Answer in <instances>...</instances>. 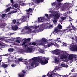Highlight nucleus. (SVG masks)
<instances>
[{
	"instance_id": "obj_1",
	"label": "nucleus",
	"mask_w": 77,
	"mask_h": 77,
	"mask_svg": "<svg viewBox=\"0 0 77 77\" xmlns=\"http://www.w3.org/2000/svg\"><path fill=\"white\" fill-rule=\"evenodd\" d=\"M22 19H20L19 20H18V22H17V24H21V22L20 23L19 22V21H21V22H23V23L24 22H25V21H26L27 20V19L29 20V16H23L22 17Z\"/></svg>"
},
{
	"instance_id": "obj_2",
	"label": "nucleus",
	"mask_w": 77,
	"mask_h": 77,
	"mask_svg": "<svg viewBox=\"0 0 77 77\" xmlns=\"http://www.w3.org/2000/svg\"><path fill=\"white\" fill-rule=\"evenodd\" d=\"M31 65L32 67H36L39 65V63L37 62L36 61H33L32 62L31 64Z\"/></svg>"
},
{
	"instance_id": "obj_3",
	"label": "nucleus",
	"mask_w": 77,
	"mask_h": 77,
	"mask_svg": "<svg viewBox=\"0 0 77 77\" xmlns=\"http://www.w3.org/2000/svg\"><path fill=\"white\" fill-rule=\"evenodd\" d=\"M44 59H45L44 61L42 60H40V63L41 65H45V64L48 63V60L45 59V57L44 58Z\"/></svg>"
},
{
	"instance_id": "obj_4",
	"label": "nucleus",
	"mask_w": 77,
	"mask_h": 77,
	"mask_svg": "<svg viewBox=\"0 0 77 77\" xmlns=\"http://www.w3.org/2000/svg\"><path fill=\"white\" fill-rule=\"evenodd\" d=\"M53 16L55 19H59V17L60 16V14L59 13L54 14Z\"/></svg>"
},
{
	"instance_id": "obj_5",
	"label": "nucleus",
	"mask_w": 77,
	"mask_h": 77,
	"mask_svg": "<svg viewBox=\"0 0 77 77\" xmlns=\"http://www.w3.org/2000/svg\"><path fill=\"white\" fill-rule=\"evenodd\" d=\"M56 44V43L55 42H53L52 43L51 42H50L48 44L47 46H48V47H51L52 45H55V44Z\"/></svg>"
},
{
	"instance_id": "obj_6",
	"label": "nucleus",
	"mask_w": 77,
	"mask_h": 77,
	"mask_svg": "<svg viewBox=\"0 0 77 77\" xmlns=\"http://www.w3.org/2000/svg\"><path fill=\"white\" fill-rule=\"evenodd\" d=\"M57 33V34H59L60 32V30H59V29H57V28L56 27L54 29V32H53V33L54 32Z\"/></svg>"
},
{
	"instance_id": "obj_7",
	"label": "nucleus",
	"mask_w": 77,
	"mask_h": 77,
	"mask_svg": "<svg viewBox=\"0 0 77 77\" xmlns=\"http://www.w3.org/2000/svg\"><path fill=\"white\" fill-rule=\"evenodd\" d=\"M22 72L23 73H22L19 74H18L19 77H24V74H25V72H25V70H23Z\"/></svg>"
},
{
	"instance_id": "obj_8",
	"label": "nucleus",
	"mask_w": 77,
	"mask_h": 77,
	"mask_svg": "<svg viewBox=\"0 0 77 77\" xmlns=\"http://www.w3.org/2000/svg\"><path fill=\"white\" fill-rule=\"evenodd\" d=\"M32 10H33V9L30 8H29L28 10H26V11L27 12V15H31V14H30V12L32 11Z\"/></svg>"
},
{
	"instance_id": "obj_9",
	"label": "nucleus",
	"mask_w": 77,
	"mask_h": 77,
	"mask_svg": "<svg viewBox=\"0 0 77 77\" xmlns=\"http://www.w3.org/2000/svg\"><path fill=\"white\" fill-rule=\"evenodd\" d=\"M60 58L62 59H67V57L66 55H64V54H61L60 56Z\"/></svg>"
},
{
	"instance_id": "obj_10",
	"label": "nucleus",
	"mask_w": 77,
	"mask_h": 77,
	"mask_svg": "<svg viewBox=\"0 0 77 77\" xmlns=\"http://www.w3.org/2000/svg\"><path fill=\"white\" fill-rule=\"evenodd\" d=\"M44 20V19L42 17H40L38 18V21L39 22H43Z\"/></svg>"
},
{
	"instance_id": "obj_11",
	"label": "nucleus",
	"mask_w": 77,
	"mask_h": 77,
	"mask_svg": "<svg viewBox=\"0 0 77 77\" xmlns=\"http://www.w3.org/2000/svg\"><path fill=\"white\" fill-rule=\"evenodd\" d=\"M12 28V29L14 30H17L18 28V26L17 25H15L14 27H13Z\"/></svg>"
},
{
	"instance_id": "obj_12",
	"label": "nucleus",
	"mask_w": 77,
	"mask_h": 77,
	"mask_svg": "<svg viewBox=\"0 0 77 77\" xmlns=\"http://www.w3.org/2000/svg\"><path fill=\"white\" fill-rule=\"evenodd\" d=\"M1 67L4 68H6L8 67V65L4 63L1 66Z\"/></svg>"
},
{
	"instance_id": "obj_13",
	"label": "nucleus",
	"mask_w": 77,
	"mask_h": 77,
	"mask_svg": "<svg viewBox=\"0 0 77 77\" xmlns=\"http://www.w3.org/2000/svg\"><path fill=\"white\" fill-rule=\"evenodd\" d=\"M27 50L29 53H31L33 51V48H32L28 47L27 48Z\"/></svg>"
},
{
	"instance_id": "obj_14",
	"label": "nucleus",
	"mask_w": 77,
	"mask_h": 77,
	"mask_svg": "<svg viewBox=\"0 0 77 77\" xmlns=\"http://www.w3.org/2000/svg\"><path fill=\"white\" fill-rule=\"evenodd\" d=\"M32 60L35 61V60H39L40 58L39 57H34L32 59Z\"/></svg>"
},
{
	"instance_id": "obj_15",
	"label": "nucleus",
	"mask_w": 77,
	"mask_h": 77,
	"mask_svg": "<svg viewBox=\"0 0 77 77\" xmlns=\"http://www.w3.org/2000/svg\"><path fill=\"white\" fill-rule=\"evenodd\" d=\"M39 45H42V46L44 47L45 48H47V45L44 44V43H40Z\"/></svg>"
},
{
	"instance_id": "obj_16",
	"label": "nucleus",
	"mask_w": 77,
	"mask_h": 77,
	"mask_svg": "<svg viewBox=\"0 0 77 77\" xmlns=\"http://www.w3.org/2000/svg\"><path fill=\"white\" fill-rule=\"evenodd\" d=\"M73 54H70L68 57L69 59H70V60H71L73 59Z\"/></svg>"
},
{
	"instance_id": "obj_17",
	"label": "nucleus",
	"mask_w": 77,
	"mask_h": 77,
	"mask_svg": "<svg viewBox=\"0 0 77 77\" xmlns=\"http://www.w3.org/2000/svg\"><path fill=\"white\" fill-rule=\"evenodd\" d=\"M57 28L59 30H61V29H62V26L61 25L59 24L58 25Z\"/></svg>"
},
{
	"instance_id": "obj_18",
	"label": "nucleus",
	"mask_w": 77,
	"mask_h": 77,
	"mask_svg": "<svg viewBox=\"0 0 77 77\" xmlns=\"http://www.w3.org/2000/svg\"><path fill=\"white\" fill-rule=\"evenodd\" d=\"M54 75H57L58 76H62V77H66V76H67V75H59L57 73H54Z\"/></svg>"
},
{
	"instance_id": "obj_19",
	"label": "nucleus",
	"mask_w": 77,
	"mask_h": 77,
	"mask_svg": "<svg viewBox=\"0 0 77 77\" xmlns=\"http://www.w3.org/2000/svg\"><path fill=\"white\" fill-rule=\"evenodd\" d=\"M66 33V32H65V30H62V31H60V32L58 34H60V35H62L64 33Z\"/></svg>"
},
{
	"instance_id": "obj_20",
	"label": "nucleus",
	"mask_w": 77,
	"mask_h": 77,
	"mask_svg": "<svg viewBox=\"0 0 77 77\" xmlns=\"http://www.w3.org/2000/svg\"><path fill=\"white\" fill-rule=\"evenodd\" d=\"M36 3H39L40 2H43L44 0H36Z\"/></svg>"
},
{
	"instance_id": "obj_21",
	"label": "nucleus",
	"mask_w": 77,
	"mask_h": 77,
	"mask_svg": "<svg viewBox=\"0 0 77 77\" xmlns=\"http://www.w3.org/2000/svg\"><path fill=\"white\" fill-rule=\"evenodd\" d=\"M61 5H62V4L60 3H58L56 4L57 7H59V6H60Z\"/></svg>"
},
{
	"instance_id": "obj_22",
	"label": "nucleus",
	"mask_w": 77,
	"mask_h": 77,
	"mask_svg": "<svg viewBox=\"0 0 77 77\" xmlns=\"http://www.w3.org/2000/svg\"><path fill=\"white\" fill-rule=\"evenodd\" d=\"M30 40H31V38H28L25 39V41L26 42H30Z\"/></svg>"
},
{
	"instance_id": "obj_23",
	"label": "nucleus",
	"mask_w": 77,
	"mask_h": 77,
	"mask_svg": "<svg viewBox=\"0 0 77 77\" xmlns=\"http://www.w3.org/2000/svg\"><path fill=\"white\" fill-rule=\"evenodd\" d=\"M13 6L15 8H17L18 6V4L17 3L13 5Z\"/></svg>"
},
{
	"instance_id": "obj_24",
	"label": "nucleus",
	"mask_w": 77,
	"mask_h": 77,
	"mask_svg": "<svg viewBox=\"0 0 77 77\" xmlns=\"http://www.w3.org/2000/svg\"><path fill=\"white\" fill-rule=\"evenodd\" d=\"M51 73H50L49 74V73H48L47 74V76H48V77H53V75H51Z\"/></svg>"
},
{
	"instance_id": "obj_25",
	"label": "nucleus",
	"mask_w": 77,
	"mask_h": 77,
	"mask_svg": "<svg viewBox=\"0 0 77 77\" xmlns=\"http://www.w3.org/2000/svg\"><path fill=\"white\" fill-rule=\"evenodd\" d=\"M8 51L9 52H13L14 51V49L10 48L8 49Z\"/></svg>"
},
{
	"instance_id": "obj_26",
	"label": "nucleus",
	"mask_w": 77,
	"mask_h": 77,
	"mask_svg": "<svg viewBox=\"0 0 77 77\" xmlns=\"http://www.w3.org/2000/svg\"><path fill=\"white\" fill-rule=\"evenodd\" d=\"M25 28L26 29H28V30H30V31H31V29H30V28H29V27L27 26H25Z\"/></svg>"
},
{
	"instance_id": "obj_27",
	"label": "nucleus",
	"mask_w": 77,
	"mask_h": 77,
	"mask_svg": "<svg viewBox=\"0 0 77 77\" xmlns=\"http://www.w3.org/2000/svg\"><path fill=\"white\" fill-rule=\"evenodd\" d=\"M41 41L42 42H47L46 39H45V38L42 39Z\"/></svg>"
},
{
	"instance_id": "obj_28",
	"label": "nucleus",
	"mask_w": 77,
	"mask_h": 77,
	"mask_svg": "<svg viewBox=\"0 0 77 77\" xmlns=\"http://www.w3.org/2000/svg\"><path fill=\"white\" fill-rule=\"evenodd\" d=\"M13 23L14 24H15L16 23V20L15 19H14L12 20Z\"/></svg>"
},
{
	"instance_id": "obj_29",
	"label": "nucleus",
	"mask_w": 77,
	"mask_h": 77,
	"mask_svg": "<svg viewBox=\"0 0 77 77\" xmlns=\"http://www.w3.org/2000/svg\"><path fill=\"white\" fill-rule=\"evenodd\" d=\"M0 40H4V41H7V38H0Z\"/></svg>"
},
{
	"instance_id": "obj_30",
	"label": "nucleus",
	"mask_w": 77,
	"mask_h": 77,
	"mask_svg": "<svg viewBox=\"0 0 77 77\" xmlns=\"http://www.w3.org/2000/svg\"><path fill=\"white\" fill-rule=\"evenodd\" d=\"M51 75H54V71H53L51 72V73H50Z\"/></svg>"
},
{
	"instance_id": "obj_31",
	"label": "nucleus",
	"mask_w": 77,
	"mask_h": 77,
	"mask_svg": "<svg viewBox=\"0 0 77 77\" xmlns=\"http://www.w3.org/2000/svg\"><path fill=\"white\" fill-rule=\"evenodd\" d=\"M64 5L66 7V6L68 7V6H69V4L68 3H65L64 4Z\"/></svg>"
},
{
	"instance_id": "obj_32",
	"label": "nucleus",
	"mask_w": 77,
	"mask_h": 77,
	"mask_svg": "<svg viewBox=\"0 0 77 77\" xmlns=\"http://www.w3.org/2000/svg\"><path fill=\"white\" fill-rule=\"evenodd\" d=\"M72 29L73 30H74V31H75V30H76V29L75 27H74V26H72Z\"/></svg>"
},
{
	"instance_id": "obj_33",
	"label": "nucleus",
	"mask_w": 77,
	"mask_h": 77,
	"mask_svg": "<svg viewBox=\"0 0 77 77\" xmlns=\"http://www.w3.org/2000/svg\"><path fill=\"white\" fill-rule=\"evenodd\" d=\"M58 52V51L56 50H55L53 51V53H55V54H56Z\"/></svg>"
},
{
	"instance_id": "obj_34",
	"label": "nucleus",
	"mask_w": 77,
	"mask_h": 77,
	"mask_svg": "<svg viewBox=\"0 0 77 77\" xmlns=\"http://www.w3.org/2000/svg\"><path fill=\"white\" fill-rule=\"evenodd\" d=\"M6 16V14H2V18H3L5 17Z\"/></svg>"
},
{
	"instance_id": "obj_35",
	"label": "nucleus",
	"mask_w": 77,
	"mask_h": 77,
	"mask_svg": "<svg viewBox=\"0 0 77 77\" xmlns=\"http://www.w3.org/2000/svg\"><path fill=\"white\" fill-rule=\"evenodd\" d=\"M16 42H17V43L20 44V40L17 39L16 40Z\"/></svg>"
},
{
	"instance_id": "obj_36",
	"label": "nucleus",
	"mask_w": 77,
	"mask_h": 77,
	"mask_svg": "<svg viewBox=\"0 0 77 77\" xmlns=\"http://www.w3.org/2000/svg\"><path fill=\"white\" fill-rule=\"evenodd\" d=\"M29 6H32V5H34V3L33 2H31L29 3Z\"/></svg>"
},
{
	"instance_id": "obj_37",
	"label": "nucleus",
	"mask_w": 77,
	"mask_h": 77,
	"mask_svg": "<svg viewBox=\"0 0 77 77\" xmlns=\"http://www.w3.org/2000/svg\"><path fill=\"white\" fill-rule=\"evenodd\" d=\"M53 27V26L52 25H49L48 26V28H49V29H51V28Z\"/></svg>"
},
{
	"instance_id": "obj_38",
	"label": "nucleus",
	"mask_w": 77,
	"mask_h": 77,
	"mask_svg": "<svg viewBox=\"0 0 77 77\" xmlns=\"http://www.w3.org/2000/svg\"><path fill=\"white\" fill-rule=\"evenodd\" d=\"M15 11H13L12 12V13H16V12H18V10H17V9H15Z\"/></svg>"
},
{
	"instance_id": "obj_39",
	"label": "nucleus",
	"mask_w": 77,
	"mask_h": 77,
	"mask_svg": "<svg viewBox=\"0 0 77 77\" xmlns=\"http://www.w3.org/2000/svg\"><path fill=\"white\" fill-rule=\"evenodd\" d=\"M36 45V44L35 42H33L32 43V45L35 46Z\"/></svg>"
},
{
	"instance_id": "obj_40",
	"label": "nucleus",
	"mask_w": 77,
	"mask_h": 77,
	"mask_svg": "<svg viewBox=\"0 0 77 77\" xmlns=\"http://www.w3.org/2000/svg\"><path fill=\"white\" fill-rule=\"evenodd\" d=\"M71 30H72V29H69V32H70L71 33H73V32H72V31H71Z\"/></svg>"
},
{
	"instance_id": "obj_41",
	"label": "nucleus",
	"mask_w": 77,
	"mask_h": 77,
	"mask_svg": "<svg viewBox=\"0 0 77 77\" xmlns=\"http://www.w3.org/2000/svg\"><path fill=\"white\" fill-rule=\"evenodd\" d=\"M18 61H22V60H23V59L21 58H19L18 59Z\"/></svg>"
},
{
	"instance_id": "obj_42",
	"label": "nucleus",
	"mask_w": 77,
	"mask_h": 77,
	"mask_svg": "<svg viewBox=\"0 0 77 77\" xmlns=\"http://www.w3.org/2000/svg\"><path fill=\"white\" fill-rule=\"evenodd\" d=\"M15 66H16V65H15L14 64H13L11 65V66L13 68L15 67Z\"/></svg>"
},
{
	"instance_id": "obj_43",
	"label": "nucleus",
	"mask_w": 77,
	"mask_h": 77,
	"mask_svg": "<svg viewBox=\"0 0 77 77\" xmlns=\"http://www.w3.org/2000/svg\"><path fill=\"white\" fill-rule=\"evenodd\" d=\"M73 50H75L77 51V46L75 48H73Z\"/></svg>"
},
{
	"instance_id": "obj_44",
	"label": "nucleus",
	"mask_w": 77,
	"mask_h": 77,
	"mask_svg": "<svg viewBox=\"0 0 77 77\" xmlns=\"http://www.w3.org/2000/svg\"><path fill=\"white\" fill-rule=\"evenodd\" d=\"M26 41L23 42V44H22V45H25L26 44Z\"/></svg>"
},
{
	"instance_id": "obj_45",
	"label": "nucleus",
	"mask_w": 77,
	"mask_h": 77,
	"mask_svg": "<svg viewBox=\"0 0 77 77\" xmlns=\"http://www.w3.org/2000/svg\"><path fill=\"white\" fill-rule=\"evenodd\" d=\"M73 58H74L75 59L77 57L76 55H73Z\"/></svg>"
},
{
	"instance_id": "obj_46",
	"label": "nucleus",
	"mask_w": 77,
	"mask_h": 77,
	"mask_svg": "<svg viewBox=\"0 0 77 77\" xmlns=\"http://www.w3.org/2000/svg\"><path fill=\"white\" fill-rule=\"evenodd\" d=\"M55 60L56 62H58L59 61V60H57V59H55Z\"/></svg>"
},
{
	"instance_id": "obj_47",
	"label": "nucleus",
	"mask_w": 77,
	"mask_h": 77,
	"mask_svg": "<svg viewBox=\"0 0 77 77\" xmlns=\"http://www.w3.org/2000/svg\"><path fill=\"white\" fill-rule=\"evenodd\" d=\"M61 66H63V67H65V64H61Z\"/></svg>"
},
{
	"instance_id": "obj_48",
	"label": "nucleus",
	"mask_w": 77,
	"mask_h": 77,
	"mask_svg": "<svg viewBox=\"0 0 77 77\" xmlns=\"http://www.w3.org/2000/svg\"><path fill=\"white\" fill-rule=\"evenodd\" d=\"M53 23H56L57 22V20H56V19H55L53 21Z\"/></svg>"
},
{
	"instance_id": "obj_49",
	"label": "nucleus",
	"mask_w": 77,
	"mask_h": 77,
	"mask_svg": "<svg viewBox=\"0 0 77 77\" xmlns=\"http://www.w3.org/2000/svg\"><path fill=\"white\" fill-rule=\"evenodd\" d=\"M66 18V17H63L61 18L62 20H65V19Z\"/></svg>"
},
{
	"instance_id": "obj_50",
	"label": "nucleus",
	"mask_w": 77,
	"mask_h": 77,
	"mask_svg": "<svg viewBox=\"0 0 77 77\" xmlns=\"http://www.w3.org/2000/svg\"><path fill=\"white\" fill-rule=\"evenodd\" d=\"M56 54V55H57L58 56V55H59V54H60V53L58 52L56 54Z\"/></svg>"
},
{
	"instance_id": "obj_51",
	"label": "nucleus",
	"mask_w": 77,
	"mask_h": 77,
	"mask_svg": "<svg viewBox=\"0 0 77 77\" xmlns=\"http://www.w3.org/2000/svg\"><path fill=\"white\" fill-rule=\"evenodd\" d=\"M11 3H12V4H13L14 3V1L13 0H11Z\"/></svg>"
},
{
	"instance_id": "obj_52",
	"label": "nucleus",
	"mask_w": 77,
	"mask_h": 77,
	"mask_svg": "<svg viewBox=\"0 0 77 77\" xmlns=\"http://www.w3.org/2000/svg\"><path fill=\"white\" fill-rule=\"evenodd\" d=\"M60 38H57V41H60Z\"/></svg>"
},
{
	"instance_id": "obj_53",
	"label": "nucleus",
	"mask_w": 77,
	"mask_h": 77,
	"mask_svg": "<svg viewBox=\"0 0 77 77\" xmlns=\"http://www.w3.org/2000/svg\"><path fill=\"white\" fill-rule=\"evenodd\" d=\"M28 46H29V45H26V44L25 45H24V47H28Z\"/></svg>"
},
{
	"instance_id": "obj_54",
	"label": "nucleus",
	"mask_w": 77,
	"mask_h": 77,
	"mask_svg": "<svg viewBox=\"0 0 77 77\" xmlns=\"http://www.w3.org/2000/svg\"><path fill=\"white\" fill-rule=\"evenodd\" d=\"M65 67H66V68H68V65L66 64V65H65Z\"/></svg>"
},
{
	"instance_id": "obj_55",
	"label": "nucleus",
	"mask_w": 77,
	"mask_h": 77,
	"mask_svg": "<svg viewBox=\"0 0 77 77\" xmlns=\"http://www.w3.org/2000/svg\"><path fill=\"white\" fill-rule=\"evenodd\" d=\"M10 11V10L8 9V8L6 10V12H9Z\"/></svg>"
},
{
	"instance_id": "obj_56",
	"label": "nucleus",
	"mask_w": 77,
	"mask_h": 77,
	"mask_svg": "<svg viewBox=\"0 0 77 77\" xmlns=\"http://www.w3.org/2000/svg\"><path fill=\"white\" fill-rule=\"evenodd\" d=\"M28 45H32V44L31 43H29Z\"/></svg>"
},
{
	"instance_id": "obj_57",
	"label": "nucleus",
	"mask_w": 77,
	"mask_h": 77,
	"mask_svg": "<svg viewBox=\"0 0 77 77\" xmlns=\"http://www.w3.org/2000/svg\"><path fill=\"white\" fill-rule=\"evenodd\" d=\"M58 2H62V0H57Z\"/></svg>"
},
{
	"instance_id": "obj_58",
	"label": "nucleus",
	"mask_w": 77,
	"mask_h": 77,
	"mask_svg": "<svg viewBox=\"0 0 77 77\" xmlns=\"http://www.w3.org/2000/svg\"><path fill=\"white\" fill-rule=\"evenodd\" d=\"M0 46H2V47H3V46H4V45H2V44L0 43Z\"/></svg>"
},
{
	"instance_id": "obj_59",
	"label": "nucleus",
	"mask_w": 77,
	"mask_h": 77,
	"mask_svg": "<svg viewBox=\"0 0 77 77\" xmlns=\"http://www.w3.org/2000/svg\"><path fill=\"white\" fill-rule=\"evenodd\" d=\"M45 16H46V17H48V14H46L45 15Z\"/></svg>"
},
{
	"instance_id": "obj_60",
	"label": "nucleus",
	"mask_w": 77,
	"mask_h": 77,
	"mask_svg": "<svg viewBox=\"0 0 77 77\" xmlns=\"http://www.w3.org/2000/svg\"><path fill=\"white\" fill-rule=\"evenodd\" d=\"M16 63H19V61H16Z\"/></svg>"
},
{
	"instance_id": "obj_61",
	"label": "nucleus",
	"mask_w": 77,
	"mask_h": 77,
	"mask_svg": "<svg viewBox=\"0 0 77 77\" xmlns=\"http://www.w3.org/2000/svg\"><path fill=\"white\" fill-rule=\"evenodd\" d=\"M75 41H77V37H75Z\"/></svg>"
},
{
	"instance_id": "obj_62",
	"label": "nucleus",
	"mask_w": 77,
	"mask_h": 77,
	"mask_svg": "<svg viewBox=\"0 0 77 77\" xmlns=\"http://www.w3.org/2000/svg\"><path fill=\"white\" fill-rule=\"evenodd\" d=\"M35 29H37V28H38V26H35Z\"/></svg>"
},
{
	"instance_id": "obj_63",
	"label": "nucleus",
	"mask_w": 77,
	"mask_h": 77,
	"mask_svg": "<svg viewBox=\"0 0 77 77\" xmlns=\"http://www.w3.org/2000/svg\"><path fill=\"white\" fill-rule=\"evenodd\" d=\"M46 77V75H43L42 76V77Z\"/></svg>"
},
{
	"instance_id": "obj_64",
	"label": "nucleus",
	"mask_w": 77,
	"mask_h": 77,
	"mask_svg": "<svg viewBox=\"0 0 77 77\" xmlns=\"http://www.w3.org/2000/svg\"><path fill=\"white\" fill-rule=\"evenodd\" d=\"M70 77H76V76L74 75V76H70Z\"/></svg>"
}]
</instances>
